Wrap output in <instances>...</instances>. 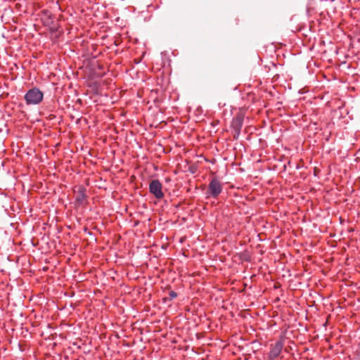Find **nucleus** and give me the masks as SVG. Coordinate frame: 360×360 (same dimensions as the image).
Returning <instances> with one entry per match:
<instances>
[{
  "label": "nucleus",
  "mask_w": 360,
  "mask_h": 360,
  "mask_svg": "<svg viewBox=\"0 0 360 360\" xmlns=\"http://www.w3.org/2000/svg\"><path fill=\"white\" fill-rule=\"evenodd\" d=\"M222 191V184L216 178H213L209 183L208 187L206 191L207 198L212 197L217 198L218 196Z\"/></svg>",
  "instance_id": "obj_2"
},
{
  "label": "nucleus",
  "mask_w": 360,
  "mask_h": 360,
  "mask_svg": "<svg viewBox=\"0 0 360 360\" xmlns=\"http://www.w3.org/2000/svg\"><path fill=\"white\" fill-rule=\"evenodd\" d=\"M44 98V94L39 89L34 87L27 91L24 98L27 105H37Z\"/></svg>",
  "instance_id": "obj_1"
},
{
  "label": "nucleus",
  "mask_w": 360,
  "mask_h": 360,
  "mask_svg": "<svg viewBox=\"0 0 360 360\" xmlns=\"http://www.w3.org/2000/svg\"><path fill=\"white\" fill-rule=\"evenodd\" d=\"M149 191L157 199H162L165 195L162 192V185L158 179H153L150 182Z\"/></svg>",
  "instance_id": "obj_3"
},
{
  "label": "nucleus",
  "mask_w": 360,
  "mask_h": 360,
  "mask_svg": "<svg viewBox=\"0 0 360 360\" xmlns=\"http://www.w3.org/2000/svg\"><path fill=\"white\" fill-rule=\"evenodd\" d=\"M240 131H234L233 139H238L240 135Z\"/></svg>",
  "instance_id": "obj_8"
},
{
  "label": "nucleus",
  "mask_w": 360,
  "mask_h": 360,
  "mask_svg": "<svg viewBox=\"0 0 360 360\" xmlns=\"http://www.w3.org/2000/svg\"><path fill=\"white\" fill-rule=\"evenodd\" d=\"M169 298H165V302H167V300H172V299L175 298L177 297V293L173 290H171L169 293Z\"/></svg>",
  "instance_id": "obj_7"
},
{
  "label": "nucleus",
  "mask_w": 360,
  "mask_h": 360,
  "mask_svg": "<svg viewBox=\"0 0 360 360\" xmlns=\"http://www.w3.org/2000/svg\"><path fill=\"white\" fill-rule=\"evenodd\" d=\"M283 348V344L281 341L276 342L274 345L271 346V350L268 354V357L270 360H274L281 353Z\"/></svg>",
  "instance_id": "obj_4"
},
{
  "label": "nucleus",
  "mask_w": 360,
  "mask_h": 360,
  "mask_svg": "<svg viewBox=\"0 0 360 360\" xmlns=\"http://www.w3.org/2000/svg\"><path fill=\"white\" fill-rule=\"evenodd\" d=\"M55 117H56V116H55L54 115L51 114V115H49V117H48V118H49L50 120H53Z\"/></svg>",
  "instance_id": "obj_9"
},
{
  "label": "nucleus",
  "mask_w": 360,
  "mask_h": 360,
  "mask_svg": "<svg viewBox=\"0 0 360 360\" xmlns=\"http://www.w3.org/2000/svg\"><path fill=\"white\" fill-rule=\"evenodd\" d=\"M85 192V188H84L83 186H80L79 188V190L76 195V201L78 203V205H82L84 200L86 198V195Z\"/></svg>",
  "instance_id": "obj_6"
},
{
  "label": "nucleus",
  "mask_w": 360,
  "mask_h": 360,
  "mask_svg": "<svg viewBox=\"0 0 360 360\" xmlns=\"http://www.w3.org/2000/svg\"><path fill=\"white\" fill-rule=\"evenodd\" d=\"M243 124V116L237 115L233 118L231 122V127L234 131H240Z\"/></svg>",
  "instance_id": "obj_5"
}]
</instances>
